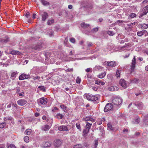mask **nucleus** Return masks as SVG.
Wrapping results in <instances>:
<instances>
[{"mask_svg":"<svg viewBox=\"0 0 148 148\" xmlns=\"http://www.w3.org/2000/svg\"><path fill=\"white\" fill-rule=\"evenodd\" d=\"M122 99L121 98L116 97L113 99L112 100V102L114 105L118 106L122 103Z\"/></svg>","mask_w":148,"mask_h":148,"instance_id":"nucleus-1","label":"nucleus"},{"mask_svg":"<svg viewBox=\"0 0 148 148\" xmlns=\"http://www.w3.org/2000/svg\"><path fill=\"white\" fill-rule=\"evenodd\" d=\"M84 96L86 97V99L89 100L91 101H95L98 99V98L89 94H85Z\"/></svg>","mask_w":148,"mask_h":148,"instance_id":"nucleus-2","label":"nucleus"},{"mask_svg":"<svg viewBox=\"0 0 148 148\" xmlns=\"http://www.w3.org/2000/svg\"><path fill=\"white\" fill-rule=\"evenodd\" d=\"M86 123L85 128L83 130V133L85 134H87L89 132L92 125V123H90L88 122H87Z\"/></svg>","mask_w":148,"mask_h":148,"instance_id":"nucleus-3","label":"nucleus"},{"mask_svg":"<svg viewBox=\"0 0 148 148\" xmlns=\"http://www.w3.org/2000/svg\"><path fill=\"white\" fill-rule=\"evenodd\" d=\"M120 85L121 86L124 88H126L127 86V83L125 79H121L119 82Z\"/></svg>","mask_w":148,"mask_h":148,"instance_id":"nucleus-4","label":"nucleus"},{"mask_svg":"<svg viewBox=\"0 0 148 148\" xmlns=\"http://www.w3.org/2000/svg\"><path fill=\"white\" fill-rule=\"evenodd\" d=\"M113 108V106L111 103H107L104 109V111L105 112H107L111 110Z\"/></svg>","mask_w":148,"mask_h":148,"instance_id":"nucleus-5","label":"nucleus"},{"mask_svg":"<svg viewBox=\"0 0 148 148\" xmlns=\"http://www.w3.org/2000/svg\"><path fill=\"white\" fill-rule=\"evenodd\" d=\"M30 75L29 74H26L24 73L21 74L19 76V79L23 80L29 78Z\"/></svg>","mask_w":148,"mask_h":148,"instance_id":"nucleus-6","label":"nucleus"},{"mask_svg":"<svg viewBox=\"0 0 148 148\" xmlns=\"http://www.w3.org/2000/svg\"><path fill=\"white\" fill-rule=\"evenodd\" d=\"M133 104L140 109H142L143 106V103L140 101H136L134 102Z\"/></svg>","mask_w":148,"mask_h":148,"instance_id":"nucleus-7","label":"nucleus"},{"mask_svg":"<svg viewBox=\"0 0 148 148\" xmlns=\"http://www.w3.org/2000/svg\"><path fill=\"white\" fill-rule=\"evenodd\" d=\"M47 98L42 97L40 98L39 100H38V101L42 104H45L47 103Z\"/></svg>","mask_w":148,"mask_h":148,"instance_id":"nucleus-8","label":"nucleus"},{"mask_svg":"<svg viewBox=\"0 0 148 148\" xmlns=\"http://www.w3.org/2000/svg\"><path fill=\"white\" fill-rule=\"evenodd\" d=\"M136 56H134L132 61V65L131 66V70L132 71H133L135 66L136 61Z\"/></svg>","mask_w":148,"mask_h":148,"instance_id":"nucleus-9","label":"nucleus"},{"mask_svg":"<svg viewBox=\"0 0 148 148\" xmlns=\"http://www.w3.org/2000/svg\"><path fill=\"white\" fill-rule=\"evenodd\" d=\"M83 120L85 121H91L92 123H93L95 121L94 119L90 116L86 117V118L83 119Z\"/></svg>","mask_w":148,"mask_h":148,"instance_id":"nucleus-10","label":"nucleus"},{"mask_svg":"<svg viewBox=\"0 0 148 148\" xmlns=\"http://www.w3.org/2000/svg\"><path fill=\"white\" fill-rule=\"evenodd\" d=\"M41 15L42 17V20L45 21L48 17V14L46 12H43L41 13Z\"/></svg>","mask_w":148,"mask_h":148,"instance_id":"nucleus-11","label":"nucleus"},{"mask_svg":"<svg viewBox=\"0 0 148 148\" xmlns=\"http://www.w3.org/2000/svg\"><path fill=\"white\" fill-rule=\"evenodd\" d=\"M58 130L60 131H68V129L66 126L62 125L58 127Z\"/></svg>","mask_w":148,"mask_h":148,"instance_id":"nucleus-12","label":"nucleus"},{"mask_svg":"<svg viewBox=\"0 0 148 148\" xmlns=\"http://www.w3.org/2000/svg\"><path fill=\"white\" fill-rule=\"evenodd\" d=\"M62 144L61 142L59 140H56L54 142V145L57 147L60 146Z\"/></svg>","mask_w":148,"mask_h":148,"instance_id":"nucleus-13","label":"nucleus"},{"mask_svg":"<svg viewBox=\"0 0 148 148\" xmlns=\"http://www.w3.org/2000/svg\"><path fill=\"white\" fill-rule=\"evenodd\" d=\"M50 127L49 125H46L42 126L41 127V129L44 131H46L49 130Z\"/></svg>","mask_w":148,"mask_h":148,"instance_id":"nucleus-14","label":"nucleus"},{"mask_svg":"<svg viewBox=\"0 0 148 148\" xmlns=\"http://www.w3.org/2000/svg\"><path fill=\"white\" fill-rule=\"evenodd\" d=\"M109 90L111 91H114L118 90L119 88L116 86H112L108 88Z\"/></svg>","mask_w":148,"mask_h":148,"instance_id":"nucleus-15","label":"nucleus"},{"mask_svg":"<svg viewBox=\"0 0 148 148\" xmlns=\"http://www.w3.org/2000/svg\"><path fill=\"white\" fill-rule=\"evenodd\" d=\"M107 65L108 66H116V63L114 61H112L107 62Z\"/></svg>","mask_w":148,"mask_h":148,"instance_id":"nucleus-16","label":"nucleus"},{"mask_svg":"<svg viewBox=\"0 0 148 148\" xmlns=\"http://www.w3.org/2000/svg\"><path fill=\"white\" fill-rule=\"evenodd\" d=\"M27 103V101L25 99H21L19 100V105L23 106Z\"/></svg>","mask_w":148,"mask_h":148,"instance_id":"nucleus-17","label":"nucleus"},{"mask_svg":"<svg viewBox=\"0 0 148 148\" xmlns=\"http://www.w3.org/2000/svg\"><path fill=\"white\" fill-rule=\"evenodd\" d=\"M11 106H12V107L13 108V109H15V110L16 109H17V105L16 104H14L12 103H11L7 106V108H10L11 107Z\"/></svg>","mask_w":148,"mask_h":148,"instance_id":"nucleus-18","label":"nucleus"},{"mask_svg":"<svg viewBox=\"0 0 148 148\" xmlns=\"http://www.w3.org/2000/svg\"><path fill=\"white\" fill-rule=\"evenodd\" d=\"M61 108L65 112H67L68 110V108L64 104H61L60 105Z\"/></svg>","mask_w":148,"mask_h":148,"instance_id":"nucleus-19","label":"nucleus"},{"mask_svg":"<svg viewBox=\"0 0 148 148\" xmlns=\"http://www.w3.org/2000/svg\"><path fill=\"white\" fill-rule=\"evenodd\" d=\"M145 33L147 34V31L146 30H143L140 32H137V35L139 36H141Z\"/></svg>","mask_w":148,"mask_h":148,"instance_id":"nucleus-20","label":"nucleus"},{"mask_svg":"<svg viewBox=\"0 0 148 148\" xmlns=\"http://www.w3.org/2000/svg\"><path fill=\"white\" fill-rule=\"evenodd\" d=\"M95 84L98 85H103L105 83L101 81L100 80H96L95 81Z\"/></svg>","mask_w":148,"mask_h":148,"instance_id":"nucleus-21","label":"nucleus"},{"mask_svg":"<svg viewBox=\"0 0 148 148\" xmlns=\"http://www.w3.org/2000/svg\"><path fill=\"white\" fill-rule=\"evenodd\" d=\"M81 25V26L84 28H87L90 26L89 25L86 24L85 23H82Z\"/></svg>","mask_w":148,"mask_h":148,"instance_id":"nucleus-22","label":"nucleus"},{"mask_svg":"<svg viewBox=\"0 0 148 148\" xmlns=\"http://www.w3.org/2000/svg\"><path fill=\"white\" fill-rule=\"evenodd\" d=\"M40 2L44 5H48L49 4V3L45 0H41Z\"/></svg>","mask_w":148,"mask_h":148,"instance_id":"nucleus-23","label":"nucleus"},{"mask_svg":"<svg viewBox=\"0 0 148 148\" xmlns=\"http://www.w3.org/2000/svg\"><path fill=\"white\" fill-rule=\"evenodd\" d=\"M108 127L107 129L109 130L112 131L114 129L112 125L108 123L107 124Z\"/></svg>","mask_w":148,"mask_h":148,"instance_id":"nucleus-24","label":"nucleus"},{"mask_svg":"<svg viewBox=\"0 0 148 148\" xmlns=\"http://www.w3.org/2000/svg\"><path fill=\"white\" fill-rule=\"evenodd\" d=\"M141 26L143 29H145L148 27V25L146 24H143L141 25Z\"/></svg>","mask_w":148,"mask_h":148,"instance_id":"nucleus-25","label":"nucleus"},{"mask_svg":"<svg viewBox=\"0 0 148 148\" xmlns=\"http://www.w3.org/2000/svg\"><path fill=\"white\" fill-rule=\"evenodd\" d=\"M103 67L99 66H96L95 67V70L101 71L103 68Z\"/></svg>","mask_w":148,"mask_h":148,"instance_id":"nucleus-26","label":"nucleus"},{"mask_svg":"<svg viewBox=\"0 0 148 148\" xmlns=\"http://www.w3.org/2000/svg\"><path fill=\"white\" fill-rule=\"evenodd\" d=\"M106 74L105 72H103L100 74H99L98 75V77L100 78H102L105 76Z\"/></svg>","mask_w":148,"mask_h":148,"instance_id":"nucleus-27","label":"nucleus"},{"mask_svg":"<svg viewBox=\"0 0 148 148\" xmlns=\"http://www.w3.org/2000/svg\"><path fill=\"white\" fill-rule=\"evenodd\" d=\"M136 14L132 13L130 14L129 16L128 17V18L130 19L131 18L136 17Z\"/></svg>","mask_w":148,"mask_h":148,"instance_id":"nucleus-28","label":"nucleus"},{"mask_svg":"<svg viewBox=\"0 0 148 148\" xmlns=\"http://www.w3.org/2000/svg\"><path fill=\"white\" fill-rule=\"evenodd\" d=\"M120 73L119 72V71L118 70H117L116 72V73L115 75V76L117 78H120Z\"/></svg>","mask_w":148,"mask_h":148,"instance_id":"nucleus-29","label":"nucleus"},{"mask_svg":"<svg viewBox=\"0 0 148 148\" xmlns=\"http://www.w3.org/2000/svg\"><path fill=\"white\" fill-rule=\"evenodd\" d=\"M63 115L60 114H58L56 115V118L58 119H62Z\"/></svg>","mask_w":148,"mask_h":148,"instance_id":"nucleus-30","label":"nucleus"},{"mask_svg":"<svg viewBox=\"0 0 148 148\" xmlns=\"http://www.w3.org/2000/svg\"><path fill=\"white\" fill-rule=\"evenodd\" d=\"M38 88H39L40 90H42V91L44 92H45L46 91V89H45V87L44 86H38Z\"/></svg>","mask_w":148,"mask_h":148,"instance_id":"nucleus-31","label":"nucleus"},{"mask_svg":"<svg viewBox=\"0 0 148 148\" xmlns=\"http://www.w3.org/2000/svg\"><path fill=\"white\" fill-rule=\"evenodd\" d=\"M103 120L100 118L98 119L97 120V123L98 125H100L102 124Z\"/></svg>","mask_w":148,"mask_h":148,"instance_id":"nucleus-32","label":"nucleus"},{"mask_svg":"<svg viewBox=\"0 0 148 148\" xmlns=\"http://www.w3.org/2000/svg\"><path fill=\"white\" fill-rule=\"evenodd\" d=\"M32 130L30 129H27L25 131L26 134L27 135H29L31 134Z\"/></svg>","mask_w":148,"mask_h":148,"instance_id":"nucleus-33","label":"nucleus"},{"mask_svg":"<svg viewBox=\"0 0 148 148\" xmlns=\"http://www.w3.org/2000/svg\"><path fill=\"white\" fill-rule=\"evenodd\" d=\"M32 78L34 80H35L36 79L39 80L40 79V77L37 75L35 76H32Z\"/></svg>","mask_w":148,"mask_h":148,"instance_id":"nucleus-34","label":"nucleus"},{"mask_svg":"<svg viewBox=\"0 0 148 148\" xmlns=\"http://www.w3.org/2000/svg\"><path fill=\"white\" fill-rule=\"evenodd\" d=\"M54 22V20L53 19L50 20H49L47 22V23L49 25H50Z\"/></svg>","mask_w":148,"mask_h":148,"instance_id":"nucleus-35","label":"nucleus"},{"mask_svg":"<svg viewBox=\"0 0 148 148\" xmlns=\"http://www.w3.org/2000/svg\"><path fill=\"white\" fill-rule=\"evenodd\" d=\"M74 148H82V146L80 144L75 145L73 146Z\"/></svg>","mask_w":148,"mask_h":148,"instance_id":"nucleus-36","label":"nucleus"},{"mask_svg":"<svg viewBox=\"0 0 148 148\" xmlns=\"http://www.w3.org/2000/svg\"><path fill=\"white\" fill-rule=\"evenodd\" d=\"M53 31L52 30H49L47 32V34L49 35L50 36H51L53 35Z\"/></svg>","mask_w":148,"mask_h":148,"instance_id":"nucleus-37","label":"nucleus"},{"mask_svg":"<svg viewBox=\"0 0 148 148\" xmlns=\"http://www.w3.org/2000/svg\"><path fill=\"white\" fill-rule=\"evenodd\" d=\"M6 123L5 122H4L0 123V128H3L5 127Z\"/></svg>","mask_w":148,"mask_h":148,"instance_id":"nucleus-38","label":"nucleus"},{"mask_svg":"<svg viewBox=\"0 0 148 148\" xmlns=\"http://www.w3.org/2000/svg\"><path fill=\"white\" fill-rule=\"evenodd\" d=\"M51 144L48 142H47L45 143L44 146L45 147H47L50 146Z\"/></svg>","mask_w":148,"mask_h":148,"instance_id":"nucleus-39","label":"nucleus"},{"mask_svg":"<svg viewBox=\"0 0 148 148\" xmlns=\"http://www.w3.org/2000/svg\"><path fill=\"white\" fill-rule=\"evenodd\" d=\"M24 141L26 143H28L29 142V138L27 136H25L24 138Z\"/></svg>","mask_w":148,"mask_h":148,"instance_id":"nucleus-40","label":"nucleus"},{"mask_svg":"<svg viewBox=\"0 0 148 148\" xmlns=\"http://www.w3.org/2000/svg\"><path fill=\"white\" fill-rule=\"evenodd\" d=\"M107 34L109 35L112 36L114 34V33L113 31H108L107 32Z\"/></svg>","mask_w":148,"mask_h":148,"instance_id":"nucleus-41","label":"nucleus"},{"mask_svg":"<svg viewBox=\"0 0 148 148\" xmlns=\"http://www.w3.org/2000/svg\"><path fill=\"white\" fill-rule=\"evenodd\" d=\"M147 11V10L145 9V8H144L142 10V12H143V15H146L148 12V11Z\"/></svg>","mask_w":148,"mask_h":148,"instance_id":"nucleus-42","label":"nucleus"},{"mask_svg":"<svg viewBox=\"0 0 148 148\" xmlns=\"http://www.w3.org/2000/svg\"><path fill=\"white\" fill-rule=\"evenodd\" d=\"M17 73H16L15 72H13L11 75V77H16V75H17Z\"/></svg>","mask_w":148,"mask_h":148,"instance_id":"nucleus-43","label":"nucleus"},{"mask_svg":"<svg viewBox=\"0 0 148 148\" xmlns=\"http://www.w3.org/2000/svg\"><path fill=\"white\" fill-rule=\"evenodd\" d=\"M76 126L78 130H79L81 131V128L80 127V124L79 123H77L76 124Z\"/></svg>","mask_w":148,"mask_h":148,"instance_id":"nucleus-44","label":"nucleus"},{"mask_svg":"<svg viewBox=\"0 0 148 148\" xmlns=\"http://www.w3.org/2000/svg\"><path fill=\"white\" fill-rule=\"evenodd\" d=\"M18 51L15 50H13L11 52V54H18Z\"/></svg>","mask_w":148,"mask_h":148,"instance_id":"nucleus-45","label":"nucleus"},{"mask_svg":"<svg viewBox=\"0 0 148 148\" xmlns=\"http://www.w3.org/2000/svg\"><path fill=\"white\" fill-rule=\"evenodd\" d=\"M98 145V140H97L96 139L95 140V142L94 143V145L95 147L96 148L97 147V146Z\"/></svg>","mask_w":148,"mask_h":148,"instance_id":"nucleus-46","label":"nucleus"},{"mask_svg":"<svg viewBox=\"0 0 148 148\" xmlns=\"http://www.w3.org/2000/svg\"><path fill=\"white\" fill-rule=\"evenodd\" d=\"M80 78L79 77H77L76 79V83L78 84H79L80 83Z\"/></svg>","mask_w":148,"mask_h":148,"instance_id":"nucleus-47","label":"nucleus"},{"mask_svg":"<svg viewBox=\"0 0 148 148\" xmlns=\"http://www.w3.org/2000/svg\"><path fill=\"white\" fill-rule=\"evenodd\" d=\"M98 30V27H96L95 28H93L92 30V31L93 32H97Z\"/></svg>","mask_w":148,"mask_h":148,"instance_id":"nucleus-48","label":"nucleus"},{"mask_svg":"<svg viewBox=\"0 0 148 148\" xmlns=\"http://www.w3.org/2000/svg\"><path fill=\"white\" fill-rule=\"evenodd\" d=\"M8 148H16L14 145L12 144H11L8 146Z\"/></svg>","mask_w":148,"mask_h":148,"instance_id":"nucleus-49","label":"nucleus"},{"mask_svg":"<svg viewBox=\"0 0 148 148\" xmlns=\"http://www.w3.org/2000/svg\"><path fill=\"white\" fill-rule=\"evenodd\" d=\"M9 40V38H7L6 39H3L2 40V42H3L6 43Z\"/></svg>","mask_w":148,"mask_h":148,"instance_id":"nucleus-50","label":"nucleus"},{"mask_svg":"<svg viewBox=\"0 0 148 148\" xmlns=\"http://www.w3.org/2000/svg\"><path fill=\"white\" fill-rule=\"evenodd\" d=\"M86 71L87 72H90L91 73L92 72V69L91 68H87L86 70Z\"/></svg>","mask_w":148,"mask_h":148,"instance_id":"nucleus-51","label":"nucleus"},{"mask_svg":"<svg viewBox=\"0 0 148 148\" xmlns=\"http://www.w3.org/2000/svg\"><path fill=\"white\" fill-rule=\"evenodd\" d=\"M91 88L92 89L95 91H96L98 89V88L96 87H95L94 86H92L91 87Z\"/></svg>","mask_w":148,"mask_h":148,"instance_id":"nucleus-52","label":"nucleus"},{"mask_svg":"<svg viewBox=\"0 0 148 148\" xmlns=\"http://www.w3.org/2000/svg\"><path fill=\"white\" fill-rule=\"evenodd\" d=\"M70 41L71 42L74 43L75 42V39L74 38H70Z\"/></svg>","mask_w":148,"mask_h":148,"instance_id":"nucleus-53","label":"nucleus"},{"mask_svg":"<svg viewBox=\"0 0 148 148\" xmlns=\"http://www.w3.org/2000/svg\"><path fill=\"white\" fill-rule=\"evenodd\" d=\"M24 93L23 92H22L21 93H19V96H24Z\"/></svg>","mask_w":148,"mask_h":148,"instance_id":"nucleus-54","label":"nucleus"},{"mask_svg":"<svg viewBox=\"0 0 148 148\" xmlns=\"http://www.w3.org/2000/svg\"><path fill=\"white\" fill-rule=\"evenodd\" d=\"M124 21L118 20L117 21V23L119 24L120 23H122Z\"/></svg>","mask_w":148,"mask_h":148,"instance_id":"nucleus-55","label":"nucleus"},{"mask_svg":"<svg viewBox=\"0 0 148 148\" xmlns=\"http://www.w3.org/2000/svg\"><path fill=\"white\" fill-rule=\"evenodd\" d=\"M40 46H36L34 48V49L36 50H39V49L40 48Z\"/></svg>","mask_w":148,"mask_h":148,"instance_id":"nucleus-56","label":"nucleus"},{"mask_svg":"<svg viewBox=\"0 0 148 148\" xmlns=\"http://www.w3.org/2000/svg\"><path fill=\"white\" fill-rule=\"evenodd\" d=\"M92 43L91 42H89L88 43V45L89 47L92 46Z\"/></svg>","mask_w":148,"mask_h":148,"instance_id":"nucleus-57","label":"nucleus"},{"mask_svg":"<svg viewBox=\"0 0 148 148\" xmlns=\"http://www.w3.org/2000/svg\"><path fill=\"white\" fill-rule=\"evenodd\" d=\"M68 8L69 9H71L73 8V6L71 5H69L68 6Z\"/></svg>","mask_w":148,"mask_h":148,"instance_id":"nucleus-58","label":"nucleus"},{"mask_svg":"<svg viewBox=\"0 0 148 148\" xmlns=\"http://www.w3.org/2000/svg\"><path fill=\"white\" fill-rule=\"evenodd\" d=\"M148 2V0H144L142 3V4L146 3Z\"/></svg>","mask_w":148,"mask_h":148,"instance_id":"nucleus-59","label":"nucleus"},{"mask_svg":"<svg viewBox=\"0 0 148 148\" xmlns=\"http://www.w3.org/2000/svg\"><path fill=\"white\" fill-rule=\"evenodd\" d=\"M135 25V22L132 23L131 24H128V25L129 26H133Z\"/></svg>","mask_w":148,"mask_h":148,"instance_id":"nucleus-60","label":"nucleus"},{"mask_svg":"<svg viewBox=\"0 0 148 148\" xmlns=\"http://www.w3.org/2000/svg\"><path fill=\"white\" fill-rule=\"evenodd\" d=\"M30 14L29 12H27L26 15H25V16L27 17V18H28L29 17V15Z\"/></svg>","mask_w":148,"mask_h":148,"instance_id":"nucleus-61","label":"nucleus"},{"mask_svg":"<svg viewBox=\"0 0 148 148\" xmlns=\"http://www.w3.org/2000/svg\"><path fill=\"white\" fill-rule=\"evenodd\" d=\"M67 71L69 72H71L73 71V69H67Z\"/></svg>","mask_w":148,"mask_h":148,"instance_id":"nucleus-62","label":"nucleus"},{"mask_svg":"<svg viewBox=\"0 0 148 148\" xmlns=\"http://www.w3.org/2000/svg\"><path fill=\"white\" fill-rule=\"evenodd\" d=\"M58 109L56 107H54V108L52 110L53 112H54L55 110H58Z\"/></svg>","mask_w":148,"mask_h":148,"instance_id":"nucleus-63","label":"nucleus"},{"mask_svg":"<svg viewBox=\"0 0 148 148\" xmlns=\"http://www.w3.org/2000/svg\"><path fill=\"white\" fill-rule=\"evenodd\" d=\"M144 8L145 10H147V11H148V5L146 6Z\"/></svg>","mask_w":148,"mask_h":148,"instance_id":"nucleus-64","label":"nucleus"}]
</instances>
